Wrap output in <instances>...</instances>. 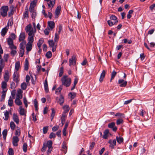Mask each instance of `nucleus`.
<instances>
[{
	"mask_svg": "<svg viewBox=\"0 0 155 155\" xmlns=\"http://www.w3.org/2000/svg\"><path fill=\"white\" fill-rule=\"evenodd\" d=\"M62 85H64L66 87L70 86L71 83V79L70 78L68 77L67 75H64L61 78Z\"/></svg>",
	"mask_w": 155,
	"mask_h": 155,
	"instance_id": "1",
	"label": "nucleus"
},
{
	"mask_svg": "<svg viewBox=\"0 0 155 155\" xmlns=\"http://www.w3.org/2000/svg\"><path fill=\"white\" fill-rule=\"evenodd\" d=\"M1 10L2 16L3 17L6 16L7 15V12L8 10V7L6 6H3L2 7Z\"/></svg>",
	"mask_w": 155,
	"mask_h": 155,
	"instance_id": "2",
	"label": "nucleus"
},
{
	"mask_svg": "<svg viewBox=\"0 0 155 155\" xmlns=\"http://www.w3.org/2000/svg\"><path fill=\"white\" fill-rule=\"evenodd\" d=\"M31 38L30 40H28V43L26 44V49L28 52L30 51L32 48V43L34 41L31 40Z\"/></svg>",
	"mask_w": 155,
	"mask_h": 155,
	"instance_id": "3",
	"label": "nucleus"
},
{
	"mask_svg": "<svg viewBox=\"0 0 155 155\" xmlns=\"http://www.w3.org/2000/svg\"><path fill=\"white\" fill-rule=\"evenodd\" d=\"M35 32L36 30L33 28H32V30L27 32L28 34V40H30L31 38V40L34 41V37L35 36Z\"/></svg>",
	"mask_w": 155,
	"mask_h": 155,
	"instance_id": "4",
	"label": "nucleus"
},
{
	"mask_svg": "<svg viewBox=\"0 0 155 155\" xmlns=\"http://www.w3.org/2000/svg\"><path fill=\"white\" fill-rule=\"evenodd\" d=\"M69 66L71 65H74L76 63V56L75 55H73L71 58H70L69 60Z\"/></svg>",
	"mask_w": 155,
	"mask_h": 155,
	"instance_id": "5",
	"label": "nucleus"
},
{
	"mask_svg": "<svg viewBox=\"0 0 155 155\" xmlns=\"http://www.w3.org/2000/svg\"><path fill=\"white\" fill-rule=\"evenodd\" d=\"M61 6L60 5L58 6L55 9V18H58V15H59L61 10Z\"/></svg>",
	"mask_w": 155,
	"mask_h": 155,
	"instance_id": "6",
	"label": "nucleus"
},
{
	"mask_svg": "<svg viewBox=\"0 0 155 155\" xmlns=\"http://www.w3.org/2000/svg\"><path fill=\"white\" fill-rule=\"evenodd\" d=\"M13 81L17 83H18L19 81V78L18 75V74L17 73V72H15L13 76Z\"/></svg>",
	"mask_w": 155,
	"mask_h": 155,
	"instance_id": "7",
	"label": "nucleus"
},
{
	"mask_svg": "<svg viewBox=\"0 0 155 155\" xmlns=\"http://www.w3.org/2000/svg\"><path fill=\"white\" fill-rule=\"evenodd\" d=\"M56 99L57 102L59 103L60 105H62L64 101V98L63 96L61 95L60 96V98H58V97H57Z\"/></svg>",
	"mask_w": 155,
	"mask_h": 155,
	"instance_id": "8",
	"label": "nucleus"
},
{
	"mask_svg": "<svg viewBox=\"0 0 155 155\" xmlns=\"http://www.w3.org/2000/svg\"><path fill=\"white\" fill-rule=\"evenodd\" d=\"M127 82L126 81H124L122 79H119L118 80V83L120 84V87H125L127 84Z\"/></svg>",
	"mask_w": 155,
	"mask_h": 155,
	"instance_id": "9",
	"label": "nucleus"
},
{
	"mask_svg": "<svg viewBox=\"0 0 155 155\" xmlns=\"http://www.w3.org/2000/svg\"><path fill=\"white\" fill-rule=\"evenodd\" d=\"M19 141L18 138L17 136H14L13 138L12 143L14 146H18V142Z\"/></svg>",
	"mask_w": 155,
	"mask_h": 155,
	"instance_id": "10",
	"label": "nucleus"
},
{
	"mask_svg": "<svg viewBox=\"0 0 155 155\" xmlns=\"http://www.w3.org/2000/svg\"><path fill=\"white\" fill-rule=\"evenodd\" d=\"M25 33L24 32H22L21 33L19 36V41H25L24 40L25 39Z\"/></svg>",
	"mask_w": 155,
	"mask_h": 155,
	"instance_id": "11",
	"label": "nucleus"
},
{
	"mask_svg": "<svg viewBox=\"0 0 155 155\" xmlns=\"http://www.w3.org/2000/svg\"><path fill=\"white\" fill-rule=\"evenodd\" d=\"M8 26L7 25L6 27L3 28L1 31V35L3 36H4L7 33L8 28Z\"/></svg>",
	"mask_w": 155,
	"mask_h": 155,
	"instance_id": "12",
	"label": "nucleus"
},
{
	"mask_svg": "<svg viewBox=\"0 0 155 155\" xmlns=\"http://www.w3.org/2000/svg\"><path fill=\"white\" fill-rule=\"evenodd\" d=\"M106 74V71L105 70H103L101 74V76L99 79V81L101 82L103 81V79L105 77Z\"/></svg>",
	"mask_w": 155,
	"mask_h": 155,
	"instance_id": "13",
	"label": "nucleus"
},
{
	"mask_svg": "<svg viewBox=\"0 0 155 155\" xmlns=\"http://www.w3.org/2000/svg\"><path fill=\"white\" fill-rule=\"evenodd\" d=\"M22 91L20 89H18L17 91L16 98L21 99L22 96L21 94Z\"/></svg>",
	"mask_w": 155,
	"mask_h": 155,
	"instance_id": "14",
	"label": "nucleus"
},
{
	"mask_svg": "<svg viewBox=\"0 0 155 155\" xmlns=\"http://www.w3.org/2000/svg\"><path fill=\"white\" fill-rule=\"evenodd\" d=\"M9 73L8 71H5L4 76V79L5 81H8L9 78Z\"/></svg>",
	"mask_w": 155,
	"mask_h": 155,
	"instance_id": "15",
	"label": "nucleus"
},
{
	"mask_svg": "<svg viewBox=\"0 0 155 155\" xmlns=\"http://www.w3.org/2000/svg\"><path fill=\"white\" fill-rule=\"evenodd\" d=\"M48 24L51 30H52L54 27V23L53 21H48Z\"/></svg>",
	"mask_w": 155,
	"mask_h": 155,
	"instance_id": "16",
	"label": "nucleus"
},
{
	"mask_svg": "<svg viewBox=\"0 0 155 155\" xmlns=\"http://www.w3.org/2000/svg\"><path fill=\"white\" fill-rule=\"evenodd\" d=\"M44 86L45 87V92L47 93L48 92V82L47 80H45V81L44 84Z\"/></svg>",
	"mask_w": 155,
	"mask_h": 155,
	"instance_id": "17",
	"label": "nucleus"
},
{
	"mask_svg": "<svg viewBox=\"0 0 155 155\" xmlns=\"http://www.w3.org/2000/svg\"><path fill=\"white\" fill-rule=\"evenodd\" d=\"M13 119L14 121L17 124H18L19 123V119L18 116L15 114H13Z\"/></svg>",
	"mask_w": 155,
	"mask_h": 155,
	"instance_id": "18",
	"label": "nucleus"
},
{
	"mask_svg": "<svg viewBox=\"0 0 155 155\" xmlns=\"http://www.w3.org/2000/svg\"><path fill=\"white\" fill-rule=\"evenodd\" d=\"M29 63L28 60L26 59L25 60V63L24 65V70L25 71H27L28 69Z\"/></svg>",
	"mask_w": 155,
	"mask_h": 155,
	"instance_id": "19",
	"label": "nucleus"
},
{
	"mask_svg": "<svg viewBox=\"0 0 155 155\" xmlns=\"http://www.w3.org/2000/svg\"><path fill=\"white\" fill-rule=\"evenodd\" d=\"M43 42L44 40L43 38H40L39 40L37 43L38 47L39 48H40L41 45Z\"/></svg>",
	"mask_w": 155,
	"mask_h": 155,
	"instance_id": "20",
	"label": "nucleus"
},
{
	"mask_svg": "<svg viewBox=\"0 0 155 155\" xmlns=\"http://www.w3.org/2000/svg\"><path fill=\"white\" fill-rule=\"evenodd\" d=\"M14 7L12 6L10 8V11L8 12V15L9 16H10L13 14L14 12Z\"/></svg>",
	"mask_w": 155,
	"mask_h": 155,
	"instance_id": "21",
	"label": "nucleus"
},
{
	"mask_svg": "<svg viewBox=\"0 0 155 155\" xmlns=\"http://www.w3.org/2000/svg\"><path fill=\"white\" fill-rule=\"evenodd\" d=\"M116 139L117 142L119 144L123 142L124 140L123 138L120 137H118V136H117L116 137Z\"/></svg>",
	"mask_w": 155,
	"mask_h": 155,
	"instance_id": "22",
	"label": "nucleus"
},
{
	"mask_svg": "<svg viewBox=\"0 0 155 155\" xmlns=\"http://www.w3.org/2000/svg\"><path fill=\"white\" fill-rule=\"evenodd\" d=\"M68 95L71 97V99H73L76 97V94L74 92H71L69 93Z\"/></svg>",
	"mask_w": 155,
	"mask_h": 155,
	"instance_id": "23",
	"label": "nucleus"
},
{
	"mask_svg": "<svg viewBox=\"0 0 155 155\" xmlns=\"http://www.w3.org/2000/svg\"><path fill=\"white\" fill-rule=\"evenodd\" d=\"M117 72H116L114 70L112 72L111 74V78L110 80V81L111 82L113 79H114L116 75L117 74Z\"/></svg>",
	"mask_w": 155,
	"mask_h": 155,
	"instance_id": "24",
	"label": "nucleus"
},
{
	"mask_svg": "<svg viewBox=\"0 0 155 155\" xmlns=\"http://www.w3.org/2000/svg\"><path fill=\"white\" fill-rule=\"evenodd\" d=\"M32 27L31 25H28L25 28V31L27 33L32 30Z\"/></svg>",
	"mask_w": 155,
	"mask_h": 155,
	"instance_id": "25",
	"label": "nucleus"
},
{
	"mask_svg": "<svg viewBox=\"0 0 155 155\" xmlns=\"http://www.w3.org/2000/svg\"><path fill=\"white\" fill-rule=\"evenodd\" d=\"M15 102L18 105H20L22 104V103L20 100V98H16L15 100Z\"/></svg>",
	"mask_w": 155,
	"mask_h": 155,
	"instance_id": "26",
	"label": "nucleus"
},
{
	"mask_svg": "<svg viewBox=\"0 0 155 155\" xmlns=\"http://www.w3.org/2000/svg\"><path fill=\"white\" fill-rule=\"evenodd\" d=\"M63 109L64 111V112L67 113L69 110V107L68 105H66L63 107Z\"/></svg>",
	"mask_w": 155,
	"mask_h": 155,
	"instance_id": "27",
	"label": "nucleus"
},
{
	"mask_svg": "<svg viewBox=\"0 0 155 155\" xmlns=\"http://www.w3.org/2000/svg\"><path fill=\"white\" fill-rule=\"evenodd\" d=\"M13 101L11 97H10L8 101V104L9 107H12L13 105Z\"/></svg>",
	"mask_w": 155,
	"mask_h": 155,
	"instance_id": "28",
	"label": "nucleus"
},
{
	"mask_svg": "<svg viewBox=\"0 0 155 155\" xmlns=\"http://www.w3.org/2000/svg\"><path fill=\"white\" fill-rule=\"evenodd\" d=\"M4 115L5 117L4 118V119L5 120H7L9 117V113L8 111L7 110L5 111L4 113Z\"/></svg>",
	"mask_w": 155,
	"mask_h": 155,
	"instance_id": "29",
	"label": "nucleus"
},
{
	"mask_svg": "<svg viewBox=\"0 0 155 155\" xmlns=\"http://www.w3.org/2000/svg\"><path fill=\"white\" fill-rule=\"evenodd\" d=\"M47 147L48 148H52V142L51 140L48 141L46 144Z\"/></svg>",
	"mask_w": 155,
	"mask_h": 155,
	"instance_id": "30",
	"label": "nucleus"
},
{
	"mask_svg": "<svg viewBox=\"0 0 155 155\" xmlns=\"http://www.w3.org/2000/svg\"><path fill=\"white\" fill-rule=\"evenodd\" d=\"M110 19L111 20L115 21V22L117 23L118 22L117 17L114 15H112L110 17Z\"/></svg>",
	"mask_w": 155,
	"mask_h": 155,
	"instance_id": "31",
	"label": "nucleus"
},
{
	"mask_svg": "<svg viewBox=\"0 0 155 155\" xmlns=\"http://www.w3.org/2000/svg\"><path fill=\"white\" fill-rule=\"evenodd\" d=\"M115 116H117L118 117L120 118H124L125 117V115L124 114L120 113H117L115 115Z\"/></svg>",
	"mask_w": 155,
	"mask_h": 155,
	"instance_id": "32",
	"label": "nucleus"
},
{
	"mask_svg": "<svg viewBox=\"0 0 155 155\" xmlns=\"http://www.w3.org/2000/svg\"><path fill=\"white\" fill-rule=\"evenodd\" d=\"M48 42L49 46L51 48L55 46H54V42L53 40L48 41Z\"/></svg>",
	"mask_w": 155,
	"mask_h": 155,
	"instance_id": "33",
	"label": "nucleus"
},
{
	"mask_svg": "<svg viewBox=\"0 0 155 155\" xmlns=\"http://www.w3.org/2000/svg\"><path fill=\"white\" fill-rule=\"evenodd\" d=\"M55 2V1H53L50 0L49 3H48V7L49 8L51 6H52V7H53L54 5Z\"/></svg>",
	"mask_w": 155,
	"mask_h": 155,
	"instance_id": "34",
	"label": "nucleus"
},
{
	"mask_svg": "<svg viewBox=\"0 0 155 155\" xmlns=\"http://www.w3.org/2000/svg\"><path fill=\"white\" fill-rule=\"evenodd\" d=\"M34 103L35 110L36 111H37L38 110V103L36 99H35L34 100Z\"/></svg>",
	"mask_w": 155,
	"mask_h": 155,
	"instance_id": "35",
	"label": "nucleus"
},
{
	"mask_svg": "<svg viewBox=\"0 0 155 155\" xmlns=\"http://www.w3.org/2000/svg\"><path fill=\"white\" fill-rule=\"evenodd\" d=\"M20 67V62L18 61L15 64V68L17 71H18Z\"/></svg>",
	"mask_w": 155,
	"mask_h": 155,
	"instance_id": "36",
	"label": "nucleus"
},
{
	"mask_svg": "<svg viewBox=\"0 0 155 155\" xmlns=\"http://www.w3.org/2000/svg\"><path fill=\"white\" fill-rule=\"evenodd\" d=\"M28 9L25 10V13L23 15L24 18H28Z\"/></svg>",
	"mask_w": 155,
	"mask_h": 155,
	"instance_id": "37",
	"label": "nucleus"
},
{
	"mask_svg": "<svg viewBox=\"0 0 155 155\" xmlns=\"http://www.w3.org/2000/svg\"><path fill=\"white\" fill-rule=\"evenodd\" d=\"M20 114L21 115H24L25 114V110L24 109L22 108L21 107H20Z\"/></svg>",
	"mask_w": 155,
	"mask_h": 155,
	"instance_id": "38",
	"label": "nucleus"
},
{
	"mask_svg": "<svg viewBox=\"0 0 155 155\" xmlns=\"http://www.w3.org/2000/svg\"><path fill=\"white\" fill-rule=\"evenodd\" d=\"M26 43V41H22L20 44V48L25 49V45Z\"/></svg>",
	"mask_w": 155,
	"mask_h": 155,
	"instance_id": "39",
	"label": "nucleus"
},
{
	"mask_svg": "<svg viewBox=\"0 0 155 155\" xmlns=\"http://www.w3.org/2000/svg\"><path fill=\"white\" fill-rule=\"evenodd\" d=\"M7 133V129H5L2 132V134L4 139H5Z\"/></svg>",
	"mask_w": 155,
	"mask_h": 155,
	"instance_id": "40",
	"label": "nucleus"
},
{
	"mask_svg": "<svg viewBox=\"0 0 155 155\" xmlns=\"http://www.w3.org/2000/svg\"><path fill=\"white\" fill-rule=\"evenodd\" d=\"M27 144L26 143H24L23 146V150L24 152H27Z\"/></svg>",
	"mask_w": 155,
	"mask_h": 155,
	"instance_id": "41",
	"label": "nucleus"
},
{
	"mask_svg": "<svg viewBox=\"0 0 155 155\" xmlns=\"http://www.w3.org/2000/svg\"><path fill=\"white\" fill-rule=\"evenodd\" d=\"M25 52V49L20 48L19 54L20 55V56L22 57L23 56Z\"/></svg>",
	"mask_w": 155,
	"mask_h": 155,
	"instance_id": "42",
	"label": "nucleus"
},
{
	"mask_svg": "<svg viewBox=\"0 0 155 155\" xmlns=\"http://www.w3.org/2000/svg\"><path fill=\"white\" fill-rule=\"evenodd\" d=\"M10 125L11 129L12 130H14L15 127V125L14 122L13 121L11 122Z\"/></svg>",
	"mask_w": 155,
	"mask_h": 155,
	"instance_id": "43",
	"label": "nucleus"
},
{
	"mask_svg": "<svg viewBox=\"0 0 155 155\" xmlns=\"http://www.w3.org/2000/svg\"><path fill=\"white\" fill-rule=\"evenodd\" d=\"M45 55L47 58H50L52 56V54L51 52V51H49L48 52L46 53Z\"/></svg>",
	"mask_w": 155,
	"mask_h": 155,
	"instance_id": "44",
	"label": "nucleus"
},
{
	"mask_svg": "<svg viewBox=\"0 0 155 155\" xmlns=\"http://www.w3.org/2000/svg\"><path fill=\"white\" fill-rule=\"evenodd\" d=\"M21 87L22 89L23 90H25L27 87V85L26 83H23L21 84Z\"/></svg>",
	"mask_w": 155,
	"mask_h": 155,
	"instance_id": "45",
	"label": "nucleus"
},
{
	"mask_svg": "<svg viewBox=\"0 0 155 155\" xmlns=\"http://www.w3.org/2000/svg\"><path fill=\"white\" fill-rule=\"evenodd\" d=\"M107 21L108 24L110 26H113V25H115L116 23L115 22H113L110 20H108Z\"/></svg>",
	"mask_w": 155,
	"mask_h": 155,
	"instance_id": "46",
	"label": "nucleus"
},
{
	"mask_svg": "<svg viewBox=\"0 0 155 155\" xmlns=\"http://www.w3.org/2000/svg\"><path fill=\"white\" fill-rule=\"evenodd\" d=\"M59 34L56 33L55 34L54 41L55 42H58L59 39Z\"/></svg>",
	"mask_w": 155,
	"mask_h": 155,
	"instance_id": "47",
	"label": "nucleus"
},
{
	"mask_svg": "<svg viewBox=\"0 0 155 155\" xmlns=\"http://www.w3.org/2000/svg\"><path fill=\"white\" fill-rule=\"evenodd\" d=\"M123 123V120L121 119H118L116 122V123L117 125H120V124H122Z\"/></svg>",
	"mask_w": 155,
	"mask_h": 155,
	"instance_id": "48",
	"label": "nucleus"
},
{
	"mask_svg": "<svg viewBox=\"0 0 155 155\" xmlns=\"http://www.w3.org/2000/svg\"><path fill=\"white\" fill-rule=\"evenodd\" d=\"M48 126H47L44 127L43 129V133L44 134H45L47 132L48 130Z\"/></svg>",
	"mask_w": 155,
	"mask_h": 155,
	"instance_id": "49",
	"label": "nucleus"
},
{
	"mask_svg": "<svg viewBox=\"0 0 155 155\" xmlns=\"http://www.w3.org/2000/svg\"><path fill=\"white\" fill-rule=\"evenodd\" d=\"M8 44L9 45H10L13 44V39L10 38H8Z\"/></svg>",
	"mask_w": 155,
	"mask_h": 155,
	"instance_id": "50",
	"label": "nucleus"
},
{
	"mask_svg": "<svg viewBox=\"0 0 155 155\" xmlns=\"http://www.w3.org/2000/svg\"><path fill=\"white\" fill-rule=\"evenodd\" d=\"M64 72V69L63 67H61L60 68V72L59 74V76L61 77L63 73Z\"/></svg>",
	"mask_w": 155,
	"mask_h": 155,
	"instance_id": "51",
	"label": "nucleus"
},
{
	"mask_svg": "<svg viewBox=\"0 0 155 155\" xmlns=\"http://www.w3.org/2000/svg\"><path fill=\"white\" fill-rule=\"evenodd\" d=\"M7 87L6 83L5 81H3L2 83V89H4L6 88Z\"/></svg>",
	"mask_w": 155,
	"mask_h": 155,
	"instance_id": "52",
	"label": "nucleus"
},
{
	"mask_svg": "<svg viewBox=\"0 0 155 155\" xmlns=\"http://www.w3.org/2000/svg\"><path fill=\"white\" fill-rule=\"evenodd\" d=\"M115 124L114 122H113L111 123H109L108 125V127L110 128H113L115 126Z\"/></svg>",
	"mask_w": 155,
	"mask_h": 155,
	"instance_id": "53",
	"label": "nucleus"
},
{
	"mask_svg": "<svg viewBox=\"0 0 155 155\" xmlns=\"http://www.w3.org/2000/svg\"><path fill=\"white\" fill-rule=\"evenodd\" d=\"M47 148V146H46L45 143H44L43 144V147L41 149V151L42 152H45Z\"/></svg>",
	"mask_w": 155,
	"mask_h": 155,
	"instance_id": "54",
	"label": "nucleus"
},
{
	"mask_svg": "<svg viewBox=\"0 0 155 155\" xmlns=\"http://www.w3.org/2000/svg\"><path fill=\"white\" fill-rule=\"evenodd\" d=\"M55 137L56 135L53 132H51L49 135V137L50 139H51L53 138H55Z\"/></svg>",
	"mask_w": 155,
	"mask_h": 155,
	"instance_id": "55",
	"label": "nucleus"
},
{
	"mask_svg": "<svg viewBox=\"0 0 155 155\" xmlns=\"http://www.w3.org/2000/svg\"><path fill=\"white\" fill-rule=\"evenodd\" d=\"M62 86H60L56 90L55 92L56 93H57L58 92L59 93L61 91V90L62 87Z\"/></svg>",
	"mask_w": 155,
	"mask_h": 155,
	"instance_id": "56",
	"label": "nucleus"
},
{
	"mask_svg": "<svg viewBox=\"0 0 155 155\" xmlns=\"http://www.w3.org/2000/svg\"><path fill=\"white\" fill-rule=\"evenodd\" d=\"M23 102H24V103L25 104L26 107H28L27 101V99H26L25 97H24L23 98Z\"/></svg>",
	"mask_w": 155,
	"mask_h": 155,
	"instance_id": "57",
	"label": "nucleus"
},
{
	"mask_svg": "<svg viewBox=\"0 0 155 155\" xmlns=\"http://www.w3.org/2000/svg\"><path fill=\"white\" fill-rule=\"evenodd\" d=\"M9 155H13V150L12 148H10L8 151Z\"/></svg>",
	"mask_w": 155,
	"mask_h": 155,
	"instance_id": "58",
	"label": "nucleus"
},
{
	"mask_svg": "<svg viewBox=\"0 0 155 155\" xmlns=\"http://www.w3.org/2000/svg\"><path fill=\"white\" fill-rule=\"evenodd\" d=\"M20 134V130L19 128H18L16 130L15 134L16 135L19 136Z\"/></svg>",
	"mask_w": 155,
	"mask_h": 155,
	"instance_id": "59",
	"label": "nucleus"
},
{
	"mask_svg": "<svg viewBox=\"0 0 155 155\" xmlns=\"http://www.w3.org/2000/svg\"><path fill=\"white\" fill-rule=\"evenodd\" d=\"M49 28H46L45 30H44V33H45V34L46 35H48V34H49Z\"/></svg>",
	"mask_w": 155,
	"mask_h": 155,
	"instance_id": "60",
	"label": "nucleus"
},
{
	"mask_svg": "<svg viewBox=\"0 0 155 155\" xmlns=\"http://www.w3.org/2000/svg\"><path fill=\"white\" fill-rule=\"evenodd\" d=\"M9 48L12 50L16 49L17 48L13 44L9 45Z\"/></svg>",
	"mask_w": 155,
	"mask_h": 155,
	"instance_id": "61",
	"label": "nucleus"
},
{
	"mask_svg": "<svg viewBox=\"0 0 155 155\" xmlns=\"http://www.w3.org/2000/svg\"><path fill=\"white\" fill-rule=\"evenodd\" d=\"M59 128V126H54L52 128V130L53 131H57Z\"/></svg>",
	"mask_w": 155,
	"mask_h": 155,
	"instance_id": "62",
	"label": "nucleus"
},
{
	"mask_svg": "<svg viewBox=\"0 0 155 155\" xmlns=\"http://www.w3.org/2000/svg\"><path fill=\"white\" fill-rule=\"evenodd\" d=\"M8 58V54H5L4 56V58L5 61L7 62Z\"/></svg>",
	"mask_w": 155,
	"mask_h": 155,
	"instance_id": "63",
	"label": "nucleus"
},
{
	"mask_svg": "<svg viewBox=\"0 0 155 155\" xmlns=\"http://www.w3.org/2000/svg\"><path fill=\"white\" fill-rule=\"evenodd\" d=\"M17 53V51L16 50H12L11 52V54L13 56H14Z\"/></svg>",
	"mask_w": 155,
	"mask_h": 155,
	"instance_id": "64",
	"label": "nucleus"
}]
</instances>
